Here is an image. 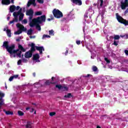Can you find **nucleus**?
<instances>
[{"label": "nucleus", "instance_id": "obj_60", "mask_svg": "<svg viewBox=\"0 0 128 128\" xmlns=\"http://www.w3.org/2000/svg\"><path fill=\"white\" fill-rule=\"evenodd\" d=\"M30 107H28L26 108V110H30Z\"/></svg>", "mask_w": 128, "mask_h": 128}, {"label": "nucleus", "instance_id": "obj_28", "mask_svg": "<svg viewBox=\"0 0 128 128\" xmlns=\"http://www.w3.org/2000/svg\"><path fill=\"white\" fill-rule=\"evenodd\" d=\"M4 104V100H2H2H0V109L2 108V106Z\"/></svg>", "mask_w": 128, "mask_h": 128}, {"label": "nucleus", "instance_id": "obj_6", "mask_svg": "<svg viewBox=\"0 0 128 128\" xmlns=\"http://www.w3.org/2000/svg\"><path fill=\"white\" fill-rule=\"evenodd\" d=\"M128 6V0H124V2L121 1L120 2V7L121 9L122 10H126Z\"/></svg>", "mask_w": 128, "mask_h": 128}, {"label": "nucleus", "instance_id": "obj_38", "mask_svg": "<svg viewBox=\"0 0 128 128\" xmlns=\"http://www.w3.org/2000/svg\"><path fill=\"white\" fill-rule=\"evenodd\" d=\"M118 42H116V40H114V43L112 44H114V46H118Z\"/></svg>", "mask_w": 128, "mask_h": 128}, {"label": "nucleus", "instance_id": "obj_31", "mask_svg": "<svg viewBox=\"0 0 128 128\" xmlns=\"http://www.w3.org/2000/svg\"><path fill=\"white\" fill-rule=\"evenodd\" d=\"M120 38H124L128 39V34H126L125 35H120Z\"/></svg>", "mask_w": 128, "mask_h": 128}, {"label": "nucleus", "instance_id": "obj_37", "mask_svg": "<svg viewBox=\"0 0 128 128\" xmlns=\"http://www.w3.org/2000/svg\"><path fill=\"white\" fill-rule=\"evenodd\" d=\"M68 88L66 86H62V90H68Z\"/></svg>", "mask_w": 128, "mask_h": 128}, {"label": "nucleus", "instance_id": "obj_53", "mask_svg": "<svg viewBox=\"0 0 128 128\" xmlns=\"http://www.w3.org/2000/svg\"><path fill=\"white\" fill-rule=\"evenodd\" d=\"M124 14H128V8L124 11Z\"/></svg>", "mask_w": 128, "mask_h": 128}, {"label": "nucleus", "instance_id": "obj_13", "mask_svg": "<svg viewBox=\"0 0 128 128\" xmlns=\"http://www.w3.org/2000/svg\"><path fill=\"white\" fill-rule=\"evenodd\" d=\"M3 111L4 112H5L6 114V116H12L14 114V112L12 111H10V110H4Z\"/></svg>", "mask_w": 128, "mask_h": 128}, {"label": "nucleus", "instance_id": "obj_54", "mask_svg": "<svg viewBox=\"0 0 128 128\" xmlns=\"http://www.w3.org/2000/svg\"><path fill=\"white\" fill-rule=\"evenodd\" d=\"M30 39H32V38H36V36H30Z\"/></svg>", "mask_w": 128, "mask_h": 128}, {"label": "nucleus", "instance_id": "obj_32", "mask_svg": "<svg viewBox=\"0 0 128 128\" xmlns=\"http://www.w3.org/2000/svg\"><path fill=\"white\" fill-rule=\"evenodd\" d=\"M22 31L20 30H18V31L14 32V34H22Z\"/></svg>", "mask_w": 128, "mask_h": 128}, {"label": "nucleus", "instance_id": "obj_17", "mask_svg": "<svg viewBox=\"0 0 128 128\" xmlns=\"http://www.w3.org/2000/svg\"><path fill=\"white\" fill-rule=\"evenodd\" d=\"M38 58H40V54H36L33 55L34 60H38Z\"/></svg>", "mask_w": 128, "mask_h": 128}, {"label": "nucleus", "instance_id": "obj_33", "mask_svg": "<svg viewBox=\"0 0 128 128\" xmlns=\"http://www.w3.org/2000/svg\"><path fill=\"white\" fill-rule=\"evenodd\" d=\"M4 96V94L0 92V100H2V98Z\"/></svg>", "mask_w": 128, "mask_h": 128}, {"label": "nucleus", "instance_id": "obj_61", "mask_svg": "<svg viewBox=\"0 0 128 128\" xmlns=\"http://www.w3.org/2000/svg\"><path fill=\"white\" fill-rule=\"evenodd\" d=\"M33 76H36V72L33 73Z\"/></svg>", "mask_w": 128, "mask_h": 128}, {"label": "nucleus", "instance_id": "obj_57", "mask_svg": "<svg viewBox=\"0 0 128 128\" xmlns=\"http://www.w3.org/2000/svg\"><path fill=\"white\" fill-rule=\"evenodd\" d=\"M47 20H48V22H50V20H52V18H48L47 19Z\"/></svg>", "mask_w": 128, "mask_h": 128}, {"label": "nucleus", "instance_id": "obj_52", "mask_svg": "<svg viewBox=\"0 0 128 128\" xmlns=\"http://www.w3.org/2000/svg\"><path fill=\"white\" fill-rule=\"evenodd\" d=\"M20 8V6H17L16 7V10H18Z\"/></svg>", "mask_w": 128, "mask_h": 128}, {"label": "nucleus", "instance_id": "obj_15", "mask_svg": "<svg viewBox=\"0 0 128 128\" xmlns=\"http://www.w3.org/2000/svg\"><path fill=\"white\" fill-rule=\"evenodd\" d=\"M9 10H10V12H14L16 10V6L14 5L10 6Z\"/></svg>", "mask_w": 128, "mask_h": 128}, {"label": "nucleus", "instance_id": "obj_59", "mask_svg": "<svg viewBox=\"0 0 128 128\" xmlns=\"http://www.w3.org/2000/svg\"><path fill=\"white\" fill-rule=\"evenodd\" d=\"M54 76L52 77V80L54 81Z\"/></svg>", "mask_w": 128, "mask_h": 128}, {"label": "nucleus", "instance_id": "obj_44", "mask_svg": "<svg viewBox=\"0 0 128 128\" xmlns=\"http://www.w3.org/2000/svg\"><path fill=\"white\" fill-rule=\"evenodd\" d=\"M22 62H24V63L28 62V60H26V58H22Z\"/></svg>", "mask_w": 128, "mask_h": 128}, {"label": "nucleus", "instance_id": "obj_56", "mask_svg": "<svg viewBox=\"0 0 128 128\" xmlns=\"http://www.w3.org/2000/svg\"><path fill=\"white\" fill-rule=\"evenodd\" d=\"M94 6H98V8H98V6H100V3H98V4H94Z\"/></svg>", "mask_w": 128, "mask_h": 128}, {"label": "nucleus", "instance_id": "obj_30", "mask_svg": "<svg viewBox=\"0 0 128 128\" xmlns=\"http://www.w3.org/2000/svg\"><path fill=\"white\" fill-rule=\"evenodd\" d=\"M92 70L93 72H96L98 70V67H96V66H93L92 67Z\"/></svg>", "mask_w": 128, "mask_h": 128}, {"label": "nucleus", "instance_id": "obj_43", "mask_svg": "<svg viewBox=\"0 0 128 128\" xmlns=\"http://www.w3.org/2000/svg\"><path fill=\"white\" fill-rule=\"evenodd\" d=\"M18 66H20L22 64V60H19L18 62Z\"/></svg>", "mask_w": 128, "mask_h": 128}, {"label": "nucleus", "instance_id": "obj_35", "mask_svg": "<svg viewBox=\"0 0 128 128\" xmlns=\"http://www.w3.org/2000/svg\"><path fill=\"white\" fill-rule=\"evenodd\" d=\"M54 31L52 30H49L50 36H54Z\"/></svg>", "mask_w": 128, "mask_h": 128}, {"label": "nucleus", "instance_id": "obj_4", "mask_svg": "<svg viewBox=\"0 0 128 128\" xmlns=\"http://www.w3.org/2000/svg\"><path fill=\"white\" fill-rule=\"evenodd\" d=\"M46 15H43L36 18H34L33 22H37V24H42V22H46Z\"/></svg>", "mask_w": 128, "mask_h": 128}, {"label": "nucleus", "instance_id": "obj_19", "mask_svg": "<svg viewBox=\"0 0 128 128\" xmlns=\"http://www.w3.org/2000/svg\"><path fill=\"white\" fill-rule=\"evenodd\" d=\"M13 16L14 17V18L13 20H14V22H18V15H16V13H13Z\"/></svg>", "mask_w": 128, "mask_h": 128}, {"label": "nucleus", "instance_id": "obj_10", "mask_svg": "<svg viewBox=\"0 0 128 128\" xmlns=\"http://www.w3.org/2000/svg\"><path fill=\"white\" fill-rule=\"evenodd\" d=\"M32 52H30V51L28 50L24 54V57L26 58H32Z\"/></svg>", "mask_w": 128, "mask_h": 128}, {"label": "nucleus", "instance_id": "obj_5", "mask_svg": "<svg viewBox=\"0 0 128 128\" xmlns=\"http://www.w3.org/2000/svg\"><path fill=\"white\" fill-rule=\"evenodd\" d=\"M26 16H29V20H32L34 18V10L30 8L26 11Z\"/></svg>", "mask_w": 128, "mask_h": 128}, {"label": "nucleus", "instance_id": "obj_9", "mask_svg": "<svg viewBox=\"0 0 128 128\" xmlns=\"http://www.w3.org/2000/svg\"><path fill=\"white\" fill-rule=\"evenodd\" d=\"M29 46L31 47V48L30 50H29V52H36V46L34 45V44L32 43L31 44H30L28 45Z\"/></svg>", "mask_w": 128, "mask_h": 128}, {"label": "nucleus", "instance_id": "obj_16", "mask_svg": "<svg viewBox=\"0 0 128 128\" xmlns=\"http://www.w3.org/2000/svg\"><path fill=\"white\" fill-rule=\"evenodd\" d=\"M2 4H6V6H8L10 4V0H2Z\"/></svg>", "mask_w": 128, "mask_h": 128}, {"label": "nucleus", "instance_id": "obj_11", "mask_svg": "<svg viewBox=\"0 0 128 128\" xmlns=\"http://www.w3.org/2000/svg\"><path fill=\"white\" fill-rule=\"evenodd\" d=\"M70 0L71 2H72V4H75L78 6H82V0Z\"/></svg>", "mask_w": 128, "mask_h": 128}, {"label": "nucleus", "instance_id": "obj_23", "mask_svg": "<svg viewBox=\"0 0 128 128\" xmlns=\"http://www.w3.org/2000/svg\"><path fill=\"white\" fill-rule=\"evenodd\" d=\"M26 128H32V123L30 122H27V124L26 126Z\"/></svg>", "mask_w": 128, "mask_h": 128}, {"label": "nucleus", "instance_id": "obj_36", "mask_svg": "<svg viewBox=\"0 0 128 128\" xmlns=\"http://www.w3.org/2000/svg\"><path fill=\"white\" fill-rule=\"evenodd\" d=\"M114 38L115 40H120V36L114 35Z\"/></svg>", "mask_w": 128, "mask_h": 128}, {"label": "nucleus", "instance_id": "obj_50", "mask_svg": "<svg viewBox=\"0 0 128 128\" xmlns=\"http://www.w3.org/2000/svg\"><path fill=\"white\" fill-rule=\"evenodd\" d=\"M14 78H18V74H16V75H14L12 76Z\"/></svg>", "mask_w": 128, "mask_h": 128}, {"label": "nucleus", "instance_id": "obj_42", "mask_svg": "<svg viewBox=\"0 0 128 128\" xmlns=\"http://www.w3.org/2000/svg\"><path fill=\"white\" fill-rule=\"evenodd\" d=\"M104 4V0H100V6L102 8Z\"/></svg>", "mask_w": 128, "mask_h": 128}, {"label": "nucleus", "instance_id": "obj_25", "mask_svg": "<svg viewBox=\"0 0 128 128\" xmlns=\"http://www.w3.org/2000/svg\"><path fill=\"white\" fill-rule=\"evenodd\" d=\"M18 114L20 116H24V112H22L21 110H18Z\"/></svg>", "mask_w": 128, "mask_h": 128}, {"label": "nucleus", "instance_id": "obj_41", "mask_svg": "<svg viewBox=\"0 0 128 128\" xmlns=\"http://www.w3.org/2000/svg\"><path fill=\"white\" fill-rule=\"evenodd\" d=\"M50 38V36L49 35L44 34L42 38Z\"/></svg>", "mask_w": 128, "mask_h": 128}, {"label": "nucleus", "instance_id": "obj_21", "mask_svg": "<svg viewBox=\"0 0 128 128\" xmlns=\"http://www.w3.org/2000/svg\"><path fill=\"white\" fill-rule=\"evenodd\" d=\"M56 84L54 82H52L50 81V80H46L45 82V84L46 86H50V84Z\"/></svg>", "mask_w": 128, "mask_h": 128}, {"label": "nucleus", "instance_id": "obj_12", "mask_svg": "<svg viewBox=\"0 0 128 128\" xmlns=\"http://www.w3.org/2000/svg\"><path fill=\"white\" fill-rule=\"evenodd\" d=\"M36 50H38V52H40V54H42V51L44 52V46H36Z\"/></svg>", "mask_w": 128, "mask_h": 128}, {"label": "nucleus", "instance_id": "obj_22", "mask_svg": "<svg viewBox=\"0 0 128 128\" xmlns=\"http://www.w3.org/2000/svg\"><path fill=\"white\" fill-rule=\"evenodd\" d=\"M35 26H36V29L38 30H42V28H40V23H37Z\"/></svg>", "mask_w": 128, "mask_h": 128}, {"label": "nucleus", "instance_id": "obj_8", "mask_svg": "<svg viewBox=\"0 0 128 128\" xmlns=\"http://www.w3.org/2000/svg\"><path fill=\"white\" fill-rule=\"evenodd\" d=\"M31 4H32L34 6H36V0H29L27 4L28 8H30Z\"/></svg>", "mask_w": 128, "mask_h": 128}, {"label": "nucleus", "instance_id": "obj_45", "mask_svg": "<svg viewBox=\"0 0 128 128\" xmlns=\"http://www.w3.org/2000/svg\"><path fill=\"white\" fill-rule=\"evenodd\" d=\"M37 2L39 4H43L44 3V0H37Z\"/></svg>", "mask_w": 128, "mask_h": 128}, {"label": "nucleus", "instance_id": "obj_27", "mask_svg": "<svg viewBox=\"0 0 128 128\" xmlns=\"http://www.w3.org/2000/svg\"><path fill=\"white\" fill-rule=\"evenodd\" d=\"M56 88L58 90H62V86L61 84L56 85Z\"/></svg>", "mask_w": 128, "mask_h": 128}, {"label": "nucleus", "instance_id": "obj_7", "mask_svg": "<svg viewBox=\"0 0 128 128\" xmlns=\"http://www.w3.org/2000/svg\"><path fill=\"white\" fill-rule=\"evenodd\" d=\"M16 27L18 28H20V30H22V32H26V28H24V25L20 24V23H18L16 24Z\"/></svg>", "mask_w": 128, "mask_h": 128}, {"label": "nucleus", "instance_id": "obj_40", "mask_svg": "<svg viewBox=\"0 0 128 128\" xmlns=\"http://www.w3.org/2000/svg\"><path fill=\"white\" fill-rule=\"evenodd\" d=\"M104 60L106 62L107 64H110V60H108V59L106 58H104Z\"/></svg>", "mask_w": 128, "mask_h": 128}, {"label": "nucleus", "instance_id": "obj_39", "mask_svg": "<svg viewBox=\"0 0 128 128\" xmlns=\"http://www.w3.org/2000/svg\"><path fill=\"white\" fill-rule=\"evenodd\" d=\"M50 116H56V112H50Z\"/></svg>", "mask_w": 128, "mask_h": 128}, {"label": "nucleus", "instance_id": "obj_24", "mask_svg": "<svg viewBox=\"0 0 128 128\" xmlns=\"http://www.w3.org/2000/svg\"><path fill=\"white\" fill-rule=\"evenodd\" d=\"M64 98H72V95L71 93H68L67 95H65Z\"/></svg>", "mask_w": 128, "mask_h": 128}, {"label": "nucleus", "instance_id": "obj_18", "mask_svg": "<svg viewBox=\"0 0 128 128\" xmlns=\"http://www.w3.org/2000/svg\"><path fill=\"white\" fill-rule=\"evenodd\" d=\"M38 24V22H34V19L32 20V22H30L29 26L31 27V28H34V26H36V24Z\"/></svg>", "mask_w": 128, "mask_h": 128}, {"label": "nucleus", "instance_id": "obj_2", "mask_svg": "<svg viewBox=\"0 0 128 128\" xmlns=\"http://www.w3.org/2000/svg\"><path fill=\"white\" fill-rule=\"evenodd\" d=\"M116 18L120 24H124V26H128V20H126L123 18L122 17L118 14V13L116 14Z\"/></svg>", "mask_w": 128, "mask_h": 128}, {"label": "nucleus", "instance_id": "obj_20", "mask_svg": "<svg viewBox=\"0 0 128 128\" xmlns=\"http://www.w3.org/2000/svg\"><path fill=\"white\" fill-rule=\"evenodd\" d=\"M6 32L8 38H10L12 36V31L10 30V29L6 30Z\"/></svg>", "mask_w": 128, "mask_h": 128}, {"label": "nucleus", "instance_id": "obj_34", "mask_svg": "<svg viewBox=\"0 0 128 128\" xmlns=\"http://www.w3.org/2000/svg\"><path fill=\"white\" fill-rule=\"evenodd\" d=\"M22 8H20V10L17 12H14V13H16V14H22Z\"/></svg>", "mask_w": 128, "mask_h": 128}, {"label": "nucleus", "instance_id": "obj_26", "mask_svg": "<svg viewBox=\"0 0 128 128\" xmlns=\"http://www.w3.org/2000/svg\"><path fill=\"white\" fill-rule=\"evenodd\" d=\"M32 29L30 28V30H28L27 32V34H28V36H30L32 34Z\"/></svg>", "mask_w": 128, "mask_h": 128}, {"label": "nucleus", "instance_id": "obj_14", "mask_svg": "<svg viewBox=\"0 0 128 128\" xmlns=\"http://www.w3.org/2000/svg\"><path fill=\"white\" fill-rule=\"evenodd\" d=\"M16 16H19V20L21 21L24 20V13H20V14H16Z\"/></svg>", "mask_w": 128, "mask_h": 128}, {"label": "nucleus", "instance_id": "obj_46", "mask_svg": "<svg viewBox=\"0 0 128 128\" xmlns=\"http://www.w3.org/2000/svg\"><path fill=\"white\" fill-rule=\"evenodd\" d=\"M76 44H78V46H79V44H80V40H77L76 41Z\"/></svg>", "mask_w": 128, "mask_h": 128}, {"label": "nucleus", "instance_id": "obj_58", "mask_svg": "<svg viewBox=\"0 0 128 128\" xmlns=\"http://www.w3.org/2000/svg\"><path fill=\"white\" fill-rule=\"evenodd\" d=\"M16 42H20V38H18L16 40Z\"/></svg>", "mask_w": 128, "mask_h": 128}, {"label": "nucleus", "instance_id": "obj_51", "mask_svg": "<svg viewBox=\"0 0 128 128\" xmlns=\"http://www.w3.org/2000/svg\"><path fill=\"white\" fill-rule=\"evenodd\" d=\"M23 22H24V24H28V20H26V19H24L23 20Z\"/></svg>", "mask_w": 128, "mask_h": 128}, {"label": "nucleus", "instance_id": "obj_29", "mask_svg": "<svg viewBox=\"0 0 128 128\" xmlns=\"http://www.w3.org/2000/svg\"><path fill=\"white\" fill-rule=\"evenodd\" d=\"M42 11L36 12H35V16H42Z\"/></svg>", "mask_w": 128, "mask_h": 128}, {"label": "nucleus", "instance_id": "obj_1", "mask_svg": "<svg viewBox=\"0 0 128 128\" xmlns=\"http://www.w3.org/2000/svg\"><path fill=\"white\" fill-rule=\"evenodd\" d=\"M2 46L6 48V51L10 53V54L12 56L14 54V58L16 56H18V58H22V52H26V49L24 48L22 46L18 44V48L17 50H14L16 48V45L14 44L11 45L10 46H8V42L5 41L3 43Z\"/></svg>", "mask_w": 128, "mask_h": 128}, {"label": "nucleus", "instance_id": "obj_64", "mask_svg": "<svg viewBox=\"0 0 128 128\" xmlns=\"http://www.w3.org/2000/svg\"><path fill=\"white\" fill-rule=\"evenodd\" d=\"M96 128H100V126H97Z\"/></svg>", "mask_w": 128, "mask_h": 128}, {"label": "nucleus", "instance_id": "obj_48", "mask_svg": "<svg viewBox=\"0 0 128 128\" xmlns=\"http://www.w3.org/2000/svg\"><path fill=\"white\" fill-rule=\"evenodd\" d=\"M14 76H12L10 78H9V80L10 82H12V80H14Z\"/></svg>", "mask_w": 128, "mask_h": 128}, {"label": "nucleus", "instance_id": "obj_47", "mask_svg": "<svg viewBox=\"0 0 128 128\" xmlns=\"http://www.w3.org/2000/svg\"><path fill=\"white\" fill-rule=\"evenodd\" d=\"M68 50H66V52L64 53L63 52V54H64L65 56H68Z\"/></svg>", "mask_w": 128, "mask_h": 128}, {"label": "nucleus", "instance_id": "obj_3", "mask_svg": "<svg viewBox=\"0 0 128 128\" xmlns=\"http://www.w3.org/2000/svg\"><path fill=\"white\" fill-rule=\"evenodd\" d=\"M52 12L53 14V16L56 18H60L64 16V14H62V12H60V10L58 9L54 8Z\"/></svg>", "mask_w": 128, "mask_h": 128}, {"label": "nucleus", "instance_id": "obj_55", "mask_svg": "<svg viewBox=\"0 0 128 128\" xmlns=\"http://www.w3.org/2000/svg\"><path fill=\"white\" fill-rule=\"evenodd\" d=\"M14 20H12L10 22V24H14Z\"/></svg>", "mask_w": 128, "mask_h": 128}, {"label": "nucleus", "instance_id": "obj_49", "mask_svg": "<svg viewBox=\"0 0 128 128\" xmlns=\"http://www.w3.org/2000/svg\"><path fill=\"white\" fill-rule=\"evenodd\" d=\"M124 52L126 56H128V50H124Z\"/></svg>", "mask_w": 128, "mask_h": 128}, {"label": "nucleus", "instance_id": "obj_63", "mask_svg": "<svg viewBox=\"0 0 128 128\" xmlns=\"http://www.w3.org/2000/svg\"><path fill=\"white\" fill-rule=\"evenodd\" d=\"M11 2L12 3V4H14V0H11Z\"/></svg>", "mask_w": 128, "mask_h": 128}, {"label": "nucleus", "instance_id": "obj_62", "mask_svg": "<svg viewBox=\"0 0 128 128\" xmlns=\"http://www.w3.org/2000/svg\"><path fill=\"white\" fill-rule=\"evenodd\" d=\"M32 112H34V108H32Z\"/></svg>", "mask_w": 128, "mask_h": 128}]
</instances>
